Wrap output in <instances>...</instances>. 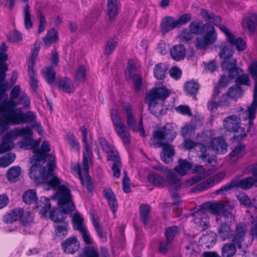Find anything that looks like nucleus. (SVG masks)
<instances>
[{
	"label": "nucleus",
	"instance_id": "f257e3e1",
	"mask_svg": "<svg viewBox=\"0 0 257 257\" xmlns=\"http://www.w3.org/2000/svg\"><path fill=\"white\" fill-rule=\"evenodd\" d=\"M199 143H195L190 140H185L184 147L186 149H191L199 147L202 154L201 158L204 162L211 163L214 160L210 156V152L215 154H224L227 152V145L222 137H215L211 131H205L198 135Z\"/></svg>",
	"mask_w": 257,
	"mask_h": 257
},
{
	"label": "nucleus",
	"instance_id": "f03ea898",
	"mask_svg": "<svg viewBox=\"0 0 257 257\" xmlns=\"http://www.w3.org/2000/svg\"><path fill=\"white\" fill-rule=\"evenodd\" d=\"M16 97H15L16 98ZM14 97H11L8 101L0 105V116L2 119V126L5 130L10 124L16 125L23 122H32L36 118V114L32 111L24 113L20 108H16L17 104Z\"/></svg>",
	"mask_w": 257,
	"mask_h": 257
},
{
	"label": "nucleus",
	"instance_id": "7ed1b4c3",
	"mask_svg": "<svg viewBox=\"0 0 257 257\" xmlns=\"http://www.w3.org/2000/svg\"><path fill=\"white\" fill-rule=\"evenodd\" d=\"M176 137V132L171 124L167 123L162 130L154 131L153 133V143L157 147L162 148L161 154L162 160L166 164L173 162V157L175 154L174 147L164 142L172 141Z\"/></svg>",
	"mask_w": 257,
	"mask_h": 257
},
{
	"label": "nucleus",
	"instance_id": "20e7f679",
	"mask_svg": "<svg viewBox=\"0 0 257 257\" xmlns=\"http://www.w3.org/2000/svg\"><path fill=\"white\" fill-rule=\"evenodd\" d=\"M51 157L53 159L54 158L53 156H51ZM31 162L34 164L31 167L29 174L30 177L34 180L36 183H48L49 186L53 188L56 187L60 184V179L53 175V172L56 166L54 159L48 163L47 168L43 167L40 164L42 162L36 160L32 161V158Z\"/></svg>",
	"mask_w": 257,
	"mask_h": 257
},
{
	"label": "nucleus",
	"instance_id": "39448f33",
	"mask_svg": "<svg viewBox=\"0 0 257 257\" xmlns=\"http://www.w3.org/2000/svg\"><path fill=\"white\" fill-rule=\"evenodd\" d=\"M70 190L64 185L60 186L53 199L58 201L60 209H53L50 212V218L54 222H59L64 220L67 213L73 211L75 209L72 201Z\"/></svg>",
	"mask_w": 257,
	"mask_h": 257
},
{
	"label": "nucleus",
	"instance_id": "423d86ee",
	"mask_svg": "<svg viewBox=\"0 0 257 257\" xmlns=\"http://www.w3.org/2000/svg\"><path fill=\"white\" fill-rule=\"evenodd\" d=\"M191 33L198 35L204 33L203 36L196 38V47L200 49H205L213 44L217 40V33L214 27L210 24L202 25L199 21H193L189 25Z\"/></svg>",
	"mask_w": 257,
	"mask_h": 257
},
{
	"label": "nucleus",
	"instance_id": "0eeeda50",
	"mask_svg": "<svg viewBox=\"0 0 257 257\" xmlns=\"http://www.w3.org/2000/svg\"><path fill=\"white\" fill-rule=\"evenodd\" d=\"M200 15L206 21L218 27L226 36L228 42L231 45H235L238 51H242L246 48V43L243 38H236L225 25H221V19L220 17L216 16L213 13H209L208 11L205 9L201 10Z\"/></svg>",
	"mask_w": 257,
	"mask_h": 257
},
{
	"label": "nucleus",
	"instance_id": "6e6552de",
	"mask_svg": "<svg viewBox=\"0 0 257 257\" xmlns=\"http://www.w3.org/2000/svg\"><path fill=\"white\" fill-rule=\"evenodd\" d=\"M235 206L234 201H220L210 203L208 209L212 214L217 216V221H219L220 218L221 220L232 222L235 221V217L231 211Z\"/></svg>",
	"mask_w": 257,
	"mask_h": 257
},
{
	"label": "nucleus",
	"instance_id": "1a4fd4ad",
	"mask_svg": "<svg viewBox=\"0 0 257 257\" xmlns=\"http://www.w3.org/2000/svg\"><path fill=\"white\" fill-rule=\"evenodd\" d=\"M255 165L251 167L250 171L252 177H248L243 179H235L229 183L225 184L219 189L216 191L217 195H222L228 192L234 187L241 188L243 190H247L253 186H257V169L255 170Z\"/></svg>",
	"mask_w": 257,
	"mask_h": 257
},
{
	"label": "nucleus",
	"instance_id": "9d476101",
	"mask_svg": "<svg viewBox=\"0 0 257 257\" xmlns=\"http://www.w3.org/2000/svg\"><path fill=\"white\" fill-rule=\"evenodd\" d=\"M19 219L23 227L30 226L33 221L32 213L29 211L24 213L22 208H17L11 210L4 217V221L6 223H11Z\"/></svg>",
	"mask_w": 257,
	"mask_h": 257
},
{
	"label": "nucleus",
	"instance_id": "9b49d317",
	"mask_svg": "<svg viewBox=\"0 0 257 257\" xmlns=\"http://www.w3.org/2000/svg\"><path fill=\"white\" fill-rule=\"evenodd\" d=\"M240 118L231 115L226 117L223 121L224 128L228 132L234 133V138L240 140L246 136L245 129L240 126Z\"/></svg>",
	"mask_w": 257,
	"mask_h": 257
},
{
	"label": "nucleus",
	"instance_id": "f8f14e48",
	"mask_svg": "<svg viewBox=\"0 0 257 257\" xmlns=\"http://www.w3.org/2000/svg\"><path fill=\"white\" fill-rule=\"evenodd\" d=\"M92 158H89L86 157V159H84L83 156V159L82 162V167L81 169L80 165L78 163H75L72 165L71 170L74 174H76L78 175L79 178L81 180V183L86 186H89L91 184V180L89 176L88 175L89 172V164L92 162Z\"/></svg>",
	"mask_w": 257,
	"mask_h": 257
},
{
	"label": "nucleus",
	"instance_id": "ddd939ff",
	"mask_svg": "<svg viewBox=\"0 0 257 257\" xmlns=\"http://www.w3.org/2000/svg\"><path fill=\"white\" fill-rule=\"evenodd\" d=\"M167 177L169 180V189L173 199L174 204L180 206L181 202L179 197L178 191L181 187V183L176 175L170 170H168Z\"/></svg>",
	"mask_w": 257,
	"mask_h": 257
},
{
	"label": "nucleus",
	"instance_id": "4468645a",
	"mask_svg": "<svg viewBox=\"0 0 257 257\" xmlns=\"http://www.w3.org/2000/svg\"><path fill=\"white\" fill-rule=\"evenodd\" d=\"M224 172H218L199 183L193 189L195 192H200L208 189L221 181L225 176Z\"/></svg>",
	"mask_w": 257,
	"mask_h": 257
},
{
	"label": "nucleus",
	"instance_id": "2eb2a0df",
	"mask_svg": "<svg viewBox=\"0 0 257 257\" xmlns=\"http://www.w3.org/2000/svg\"><path fill=\"white\" fill-rule=\"evenodd\" d=\"M39 51V47L35 44L34 48L28 64V73L31 81V86L34 91H36L38 86L37 74L34 70L36 57Z\"/></svg>",
	"mask_w": 257,
	"mask_h": 257
},
{
	"label": "nucleus",
	"instance_id": "dca6fc26",
	"mask_svg": "<svg viewBox=\"0 0 257 257\" xmlns=\"http://www.w3.org/2000/svg\"><path fill=\"white\" fill-rule=\"evenodd\" d=\"M257 112V97H253L251 104L246 110L240 114V117L244 120H248L247 131L249 132L253 127V120L255 118Z\"/></svg>",
	"mask_w": 257,
	"mask_h": 257
},
{
	"label": "nucleus",
	"instance_id": "f3484780",
	"mask_svg": "<svg viewBox=\"0 0 257 257\" xmlns=\"http://www.w3.org/2000/svg\"><path fill=\"white\" fill-rule=\"evenodd\" d=\"M124 109L127 113V124L130 129L134 132L139 131L141 136L144 137L145 136V131L143 126L142 118L140 121L139 127L138 128L136 124V120L132 114V107L126 104L123 106Z\"/></svg>",
	"mask_w": 257,
	"mask_h": 257
},
{
	"label": "nucleus",
	"instance_id": "a211bd4d",
	"mask_svg": "<svg viewBox=\"0 0 257 257\" xmlns=\"http://www.w3.org/2000/svg\"><path fill=\"white\" fill-rule=\"evenodd\" d=\"M28 131L30 132L28 134H24L23 139L18 143V145L21 148L25 150L33 149L34 153L35 152V148H37L40 143V140H35L32 138L33 133L32 129L28 127Z\"/></svg>",
	"mask_w": 257,
	"mask_h": 257
},
{
	"label": "nucleus",
	"instance_id": "6ab92c4d",
	"mask_svg": "<svg viewBox=\"0 0 257 257\" xmlns=\"http://www.w3.org/2000/svg\"><path fill=\"white\" fill-rule=\"evenodd\" d=\"M207 212L206 209L202 207L192 214L195 224L202 229H206L209 226V222Z\"/></svg>",
	"mask_w": 257,
	"mask_h": 257
},
{
	"label": "nucleus",
	"instance_id": "aec40b11",
	"mask_svg": "<svg viewBox=\"0 0 257 257\" xmlns=\"http://www.w3.org/2000/svg\"><path fill=\"white\" fill-rule=\"evenodd\" d=\"M80 248V242L76 237L67 238L62 243V249L67 254H74Z\"/></svg>",
	"mask_w": 257,
	"mask_h": 257
},
{
	"label": "nucleus",
	"instance_id": "412c9836",
	"mask_svg": "<svg viewBox=\"0 0 257 257\" xmlns=\"http://www.w3.org/2000/svg\"><path fill=\"white\" fill-rule=\"evenodd\" d=\"M242 29L247 30L250 35L253 34L257 28V15L251 14L244 17L242 22Z\"/></svg>",
	"mask_w": 257,
	"mask_h": 257
},
{
	"label": "nucleus",
	"instance_id": "4be33fe9",
	"mask_svg": "<svg viewBox=\"0 0 257 257\" xmlns=\"http://www.w3.org/2000/svg\"><path fill=\"white\" fill-rule=\"evenodd\" d=\"M247 230V226L244 223H238L236 225L235 235L232 239V242L236 246L241 248V243L244 241V236Z\"/></svg>",
	"mask_w": 257,
	"mask_h": 257
},
{
	"label": "nucleus",
	"instance_id": "5701e85b",
	"mask_svg": "<svg viewBox=\"0 0 257 257\" xmlns=\"http://www.w3.org/2000/svg\"><path fill=\"white\" fill-rule=\"evenodd\" d=\"M224 222L220 223V226L218 227V236L223 240L229 239L233 235V229L231 228V226L233 224L234 222H229L223 220Z\"/></svg>",
	"mask_w": 257,
	"mask_h": 257
},
{
	"label": "nucleus",
	"instance_id": "b1692460",
	"mask_svg": "<svg viewBox=\"0 0 257 257\" xmlns=\"http://www.w3.org/2000/svg\"><path fill=\"white\" fill-rule=\"evenodd\" d=\"M35 151L34 153L36 154L32 157V161L36 160L44 164L46 161V154L50 151L49 143L46 141H44L41 145V149L38 150L35 148Z\"/></svg>",
	"mask_w": 257,
	"mask_h": 257
},
{
	"label": "nucleus",
	"instance_id": "393cba45",
	"mask_svg": "<svg viewBox=\"0 0 257 257\" xmlns=\"http://www.w3.org/2000/svg\"><path fill=\"white\" fill-rule=\"evenodd\" d=\"M99 143L103 150L107 153L108 156V160H111L114 162L120 161L118 153L113 147L109 145L104 139L100 138Z\"/></svg>",
	"mask_w": 257,
	"mask_h": 257
},
{
	"label": "nucleus",
	"instance_id": "a878e982",
	"mask_svg": "<svg viewBox=\"0 0 257 257\" xmlns=\"http://www.w3.org/2000/svg\"><path fill=\"white\" fill-rule=\"evenodd\" d=\"M37 211L44 217H47L48 212L51 208L50 201L46 197H42L40 200L36 202Z\"/></svg>",
	"mask_w": 257,
	"mask_h": 257
},
{
	"label": "nucleus",
	"instance_id": "bb28decb",
	"mask_svg": "<svg viewBox=\"0 0 257 257\" xmlns=\"http://www.w3.org/2000/svg\"><path fill=\"white\" fill-rule=\"evenodd\" d=\"M114 129L124 144L128 145L131 142V135L126 126L124 123H119L114 126Z\"/></svg>",
	"mask_w": 257,
	"mask_h": 257
},
{
	"label": "nucleus",
	"instance_id": "cd10ccee",
	"mask_svg": "<svg viewBox=\"0 0 257 257\" xmlns=\"http://www.w3.org/2000/svg\"><path fill=\"white\" fill-rule=\"evenodd\" d=\"M186 49L182 44L176 45L170 49L171 56L176 61L183 60L186 56Z\"/></svg>",
	"mask_w": 257,
	"mask_h": 257
},
{
	"label": "nucleus",
	"instance_id": "c85d7f7f",
	"mask_svg": "<svg viewBox=\"0 0 257 257\" xmlns=\"http://www.w3.org/2000/svg\"><path fill=\"white\" fill-rule=\"evenodd\" d=\"M193 173H196L197 172H201L197 175L192 177L190 179L187 180V183L189 185H193L201 180L206 178L209 174L205 171V169L202 166H196L192 170Z\"/></svg>",
	"mask_w": 257,
	"mask_h": 257
},
{
	"label": "nucleus",
	"instance_id": "c756f323",
	"mask_svg": "<svg viewBox=\"0 0 257 257\" xmlns=\"http://www.w3.org/2000/svg\"><path fill=\"white\" fill-rule=\"evenodd\" d=\"M215 233L211 231H208L200 238L199 242L202 245L206 248L212 247L216 242Z\"/></svg>",
	"mask_w": 257,
	"mask_h": 257
},
{
	"label": "nucleus",
	"instance_id": "7c9ffc66",
	"mask_svg": "<svg viewBox=\"0 0 257 257\" xmlns=\"http://www.w3.org/2000/svg\"><path fill=\"white\" fill-rule=\"evenodd\" d=\"M171 92L162 83L156 84L151 89L148 96H168Z\"/></svg>",
	"mask_w": 257,
	"mask_h": 257
},
{
	"label": "nucleus",
	"instance_id": "2f4dec72",
	"mask_svg": "<svg viewBox=\"0 0 257 257\" xmlns=\"http://www.w3.org/2000/svg\"><path fill=\"white\" fill-rule=\"evenodd\" d=\"M245 147L243 144H239L233 149L227 157L231 163L236 162L244 154Z\"/></svg>",
	"mask_w": 257,
	"mask_h": 257
},
{
	"label": "nucleus",
	"instance_id": "473e14b6",
	"mask_svg": "<svg viewBox=\"0 0 257 257\" xmlns=\"http://www.w3.org/2000/svg\"><path fill=\"white\" fill-rule=\"evenodd\" d=\"M192 166V164L186 160L180 159L178 161V165L175 168V170L179 175L184 176Z\"/></svg>",
	"mask_w": 257,
	"mask_h": 257
},
{
	"label": "nucleus",
	"instance_id": "72a5a7b5",
	"mask_svg": "<svg viewBox=\"0 0 257 257\" xmlns=\"http://www.w3.org/2000/svg\"><path fill=\"white\" fill-rule=\"evenodd\" d=\"M57 84L59 88L63 91L71 93L74 91V87L70 78H62L58 80Z\"/></svg>",
	"mask_w": 257,
	"mask_h": 257
},
{
	"label": "nucleus",
	"instance_id": "f704fd0d",
	"mask_svg": "<svg viewBox=\"0 0 257 257\" xmlns=\"http://www.w3.org/2000/svg\"><path fill=\"white\" fill-rule=\"evenodd\" d=\"M168 67L165 63H159L155 65L153 73L154 77L158 80L164 79L166 77Z\"/></svg>",
	"mask_w": 257,
	"mask_h": 257
},
{
	"label": "nucleus",
	"instance_id": "c9c22d12",
	"mask_svg": "<svg viewBox=\"0 0 257 257\" xmlns=\"http://www.w3.org/2000/svg\"><path fill=\"white\" fill-rule=\"evenodd\" d=\"M28 127H29L15 128L7 133L4 136H7L8 139L13 141L14 140H16L18 137H21L23 136L24 134L29 133L30 132L28 131Z\"/></svg>",
	"mask_w": 257,
	"mask_h": 257
},
{
	"label": "nucleus",
	"instance_id": "e433bc0d",
	"mask_svg": "<svg viewBox=\"0 0 257 257\" xmlns=\"http://www.w3.org/2000/svg\"><path fill=\"white\" fill-rule=\"evenodd\" d=\"M161 29L163 32H168L175 28H177L176 24V20L170 16L164 18L161 24Z\"/></svg>",
	"mask_w": 257,
	"mask_h": 257
},
{
	"label": "nucleus",
	"instance_id": "4c0bfd02",
	"mask_svg": "<svg viewBox=\"0 0 257 257\" xmlns=\"http://www.w3.org/2000/svg\"><path fill=\"white\" fill-rule=\"evenodd\" d=\"M117 0H108L107 14L110 19L114 18L118 14Z\"/></svg>",
	"mask_w": 257,
	"mask_h": 257
},
{
	"label": "nucleus",
	"instance_id": "58836bf2",
	"mask_svg": "<svg viewBox=\"0 0 257 257\" xmlns=\"http://www.w3.org/2000/svg\"><path fill=\"white\" fill-rule=\"evenodd\" d=\"M58 39L57 31L52 28L48 31L46 36L43 38V41L47 46H50L55 43Z\"/></svg>",
	"mask_w": 257,
	"mask_h": 257
},
{
	"label": "nucleus",
	"instance_id": "ea45409f",
	"mask_svg": "<svg viewBox=\"0 0 257 257\" xmlns=\"http://www.w3.org/2000/svg\"><path fill=\"white\" fill-rule=\"evenodd\" d=\"M21 173V169L20 167L18 166L12 167L7 172V178L10 181L15 182L20 179Z\"/></svg>",
	"mask_w": 257,
	"mask_h": 257
},
{
	"label": "nucleus",
	"instance_id": "a19ab883",
	"mask_svg": "<svg viewBox=\"0 0 257 257\" xmlns=\"http://www.w3.org/2000/svg\"><path fill=\"white\" fill-rule=\"evenodd\" d=\"M42 73L46 81L49 84L52 83L56 76V73L53 66H49L44 68L42 70Z\"/></svg>",
	"mask_w": 257,
	"mask_h": 257
},
{
	"label": "nucleus",
	"instance_id": "79ce46f5",
	"mask_svg": "<svg viewBox=\"0 0 257 257\" xmlns=\"http://www.w3.org/2000/svg\"><path fill=\"white\" fill-rule=\"evenodd\" d=\"M149 182L157 187H164L166 185V179L157 174H152L148 176Z\"/></svg>",
	"mask_w": 257,
	"mask_h": 257
},
{
	"label": "nucleus",
	"instance_id": "37998d69",
	"mask_svg": "<svg viewBox=\"0 0 257 257\" xmlns=\"http://www.w3.org/2000/svg\"><path fill=\"white\" fill-rule=\"evenodd\" d=\"M187 94L196 95L199 88V84L194 80L187 82L184 86Z\"/></svg>",
	"mask_w": 257,
	"mask_h": 257
},
{
	"label": "nucleus",
	"instance_id": "c03bdc74",
	"mask_svg": "<svg viewBox=\"0 0 257 257\" xmlns=\"http://www.w3.org/2000/svg\"><path fill=\"white\" fill-rule=\"evenodd\" d=\"M236 244L232 242L226 243L222 248V255L223 257H232L236 252Z\"/></svg>",
	"mask_w": 257,
	"mask_h": 257
},
{
	"label": "nucleus",
	"instance_id": "a18cd8bd",
	"mask_svg": "<svg viewBox=\"0 0 257 257\" xmlns=\"http://www.w3.org/2000/svg\"><path fill=\"white\" fill-rule=\"evenodd\" d=\"M83 218L80 213L76 212L72 218L73 227L75 229L79 230L80 232L85 229L83 224Z\"/></svg>",
	"mask_w": 257,
	"mask_h": 257
},
{
	"label": "nucleus",
	"instance_id": "49530a36",
	"mask_svg": "<svg viewBox=\"0 0 257 257\" xmlns=\"http://www.w3.org/2000/svg\"><path fill=\"white\" fill-rule=\"evenodd\" d=\"M65 140L71 146V148L75 152L79 151L80 145L78 140L72 134H68L65 136Z\"/></svg>",
	"mask_w": 257,
	"mask_h": 257
},
{
	"label": "nucleus",
	"instance_id": "de8ad7c7",
	"mask_svg": "<svg viewBox=\"0 0 257 257\" xmlns=\"http://www.w3.org/2000/svg\"><path fill=\"white\" fill-rule=\"evenodd\" d=\"M24 202L26 204H31L37 200V194L35 190L30 189L25 192L23 196Z\"/></svg>",
	"mask_w": 257,
	"mask_h": 257
},
{
	"label": "nucleus",
	"instance_id": "09e8293b",
	"mask_svg": "<svg viewBox=\"0 0 257 257\" xmlns=\"http://www.w3.org/2000/svg\"><path fill=\"white\" fill-rule=\"evenodd\" d=\"M150 207L148 205H142L140 207V216L144 225H146L150 218Z\"/></svg>",
	"mask_w": 257,
	"mask_h": 257
},
{
	"label": "nucleus",
	"instance_id": "8fccbe9b",
	"mask_svg": "<svg viewBox=\"0 0 257 257\" xmlns=\"http://www.w3.org/2000/svg\"><path fill=\"white\" fill-rule=\"evenodd\" d=\"M14 147V143L12 140L7 139V136H4L0 144V154L9 151Z\"/></svg>",
	"mask_w": 257,
	"mask_h": 257
},
{
	"label": "nucleus",
	"instance_id": "3c124183",
	"mask_svg": "<svg viewBox=\"0 0 257 257\" xmlns=\"http://www.w3.org/2000/svg\"><path fill=\"white\" fill-rule=\"evenodd\" d=\"M16 155L15 154L10 153L5 156L0 158V167H7L11 165L15 160Z\"/></svg>",
	"mask_w": 257,
	"mask_h": 257
},
{
	"label": "nucleus",
	"instance_id": "603ef678",
	"mask_svg": "<svg viewBox=\"0 0 257 257\" xmlns=\"http://www.w3.org/2000/svg\"><path fill=\"white\" fill-rule=\"evenodd\" d=\"M233 54V49L231 46L225 45L221 48L219 53L220 58L227 59L231 58Z\"/></svg>",
	"mask_w": 257,
	"mask_h": 257
},
{
	"label": "nucleus",
	"instance_id": "864d4df0",
	"mask_svg": "<svg viewBox=\"0 0 257 257\" xmlns=\"http://www.w3.org/2000/svg\"><path fill=\"white\" fill-rule=\"evenodd\" d=\"M68 224L65 223L63 225H55V234L59 237L63 238L68 234Z\"/></svg>",
	"mask_w": 257,
	"mask_h": 257
},
{
	"label": "nucleus",
	"instance_id": "5fc2aeb1",
	"mask_svg": "<svg viewBox=\"0 0 257 257\" xmlns=\"http://www.w3.org/2000/svg\"><path fill=\"white\" fill-rule=\"evenodd\" d=\"M24 16L25 27L27 29L32 28L33 24L32 22V16L30 13V10L28 5H26L23 9Z\"/></svg>",
	"mask_w": 257,
	"mask_h": 257
},
{
	"label": "nucleus",
	"instance_id": "6e6d98bb",
	"mask_svg": "<svg viewBox=\"0 0 257 257\" xmlns=\"http://www.w3.org/2000/svg\"><path fill=\"white\" fill-rule=\"evenodd\" d=\"M86 76V69L83 65H81L77 70L74 78L75 81L77 83L82 82L85 80Z\"/></svg>",
	"mask_w": 257,
	"mask_h": 257
},
{
	"label": "nucleus",
	"instance_id": "4d7b16f0",
	"mask_svg": "<svg viewBox=\"0 0 257 257\" xmlns=\"http://www.w3.org/2000/svg\"><path fill=\"white\" fill-rule=\"evenodd\" d=\"M92 224L97 232V235L102 239L103 242L106 241V236L105 234L102 231L100 225L98 222H97L94 218V216L92 215Z\"/></svg>",
	"mask_w": 257,
	"mask_h": 257
},
{
	"label": "nucleus",
	"instance_id": "13d9d810",
	"mask_svg": "<svg viewBox=\"0 0 257 257\" xmlns=\"http://www.w3.org/2000/svg\"><path fill=\"white\" fill-rule=\"evenodd\" d=\"M243 90L241 86L235 84L231 86L227 92V96H241L243 94Z\"/></svg>",
	"mask_w": 257,
	"mask_h": 257
},
{
	"label": "nucleus",
	"instance_id": "bf43d9fd",
	"mask_svg": "<svg viewBox=\"0 0 257 257\" xmlns=\"http://www.w3.org/2000/svg\"><path fill=\"white\" fill-rule=\"evenodd\" d=\"M236 62V59L232 58L224 59V60L221 63L222 68L224 70L229 71L235 67Z\"/></svg>",
	"mask_w": 257,
	"mask_h": 257
},
{
	"label": "nucleus",
	"instance_id": "052dcab7",
	"mask_svg": "<svg viewBox=\"0 0 257 257\" xmlns=\"http://www.w3.org/2000/svg\"><path fill=\"white\" fill-rule=\"evenodd\" d=\"M179 231V228L176 226H172L167 228L165 231L166 239L172 241L178 234Z\"/></svg>",
	"mask_w": 257,
	"mask_h": 257
},
{
	"label": "nucleus",
	"instance_id": "680f3d73",
	"mask_svg": "<svg viewBox=\"0 0 257 257\" xmlns=\"http://www.w3.org/2000/svg\"><path fill=\"white\" fill-rule=\"evenodd\" d=\"M130 78H132L134 87L136 91L141 90L143 86V78L138 74H135Z\"/></svg>",
	"mask_w": 257,
	"mask_h": 257
},
{
	"label": "nucleus",
	"instance_id": "e2e57ef3",
	"mask_svg": "<svg viewBox=\"0 0 257 257\" xmlns=\"http://www.w3.org/2000/svg\"><path fill=\"white\" fill-rule=\"evenodd\" d=\"M236 197L241 204L249 207L250 200L248 196L244 192H239L236 195Z\"/></svg>",
	"mask_w": 257,
	"mask_h": 257
},
{
	"label": "nucleus",
	"instance_id": "0e129e2a",
	"mask_svg": "<svg viewBox=\"0 0 257 257\" xmlns=\"http://www.w3.org/2000/svg\"><path fill=\"white\" fill-rule=\"evenodd\" d=\"M235 83L238 85H244L246 86L250 85V82L249 76L247 74L244 73L243 72L239 76L237 77L235 80Z\"/></svg>",
	"mask_w": 257,
	"mask_h": 257
},
{
	"label": "nucleus",
	"instance_id": "69168bd1",
	"mask_svg": "<svg viewBox=\"0 0 257 257\" xmlns=\"http://www.w3.org/2000/svg\"><path fill=\"white\" fill-rule=\"evenodd\" d=\"M82 141L84 144V148L85 149V151L83 152L84 159H86V157H88L89 158H92V151L89 147L87 135L83 136Z\"/></svg>",
	"mask_w": 257,
	"mask_h": 257
},
{
	"label": "nucleus",
	"instance_id": "338daca9",
	"mask_svg": "<svg viewBox=\"0 0 257 257\" xmlns=\"http://www.w3.org/2000/svg\"><path fill=\"white\" fill-rule=\"evenodd\" d=\"M85 257H99L98 250L93 246H87L84 251Z\"/></svg>",
	"mask_w": 257,
	"mask_h": 257
},
{
	"label": "nucleus",
	"instance_id": "774afa93",
	"mask_svg": "<svg viewBox=\"0 0 257 257\" xmlns=\"http://www.w3.org/2000/svg\"><path fill=\"white\" fill-rule=\"evenodd\" d=\"M248 72L253 80L257 79V60L252 62L248 67Z\"/></svg>",
	"mask_w": 257,
	"mask_h": 257
}]
</instances>
